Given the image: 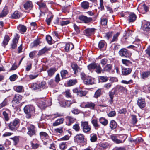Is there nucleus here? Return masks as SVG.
<instances>
[{
    "label": "nucleus",
    "instance_id": "f257e3e1",
    "mask_svg": "<svg viewBox=\"0 0 150 150\" xmlns=\"http://www.w3.org/2000/svg\"><path fill=\"white\" fill-rule=\"evenodd\" d=\"M24 110L25 113L27 114L26 117L29 118L34 113L35 108L32 105H28L24 107Z\"/></svg>",
    "mask_w": 150,
    "mask_h": 150
},
{
    "label": "nucleus",
    "instance_id": "f03ea898",
    "mask_svg": "<svg viewBox=\"0 0 150 150\" xmlns=\"http://www.w3.org/2000/svg\"><path fill=\"white\" fill-rule=\"evenodd\" d=\"M127 137L126 134H121L119 135V138L120 139H117V137L115 136H111V139L116 144L122 143L124 142Z\"/></svg>",
    "mask_w": 150,
    "mask_h": 150
},
{
    "label": "nucleus",
    "instance_id": "7ed1b4c3",
    "mask_svg": "<svg viewBox=\"0 0 150 150\" xmlns=\"http://www.w3.org/2000/svg\"><path fill=\"white\" fill-rule=\"evenodd\" d=\"M19 122V120L16 119L11 122L8 125L9 129L13 131L16 130L18 127Z\"/></svg>",
    "mask_w": 150,
    "mask_h": 150
},
{
    "label": "nucleus",
    "instance_id": "20e7f679",
    "mask_svg": "<svg viewBox=\"0 0 150 150\" xmlns=\"http://www.w3.org/2000/svg\"><path fill=\"white\" fill-rule=\"evenodd\" d=\"M27 134L30 137L35 135L36 130L35 127L33 125H28L27 126Z\"/></svg>",
    "mask_w": 150,
    "mask_h": 150
},
{
    "label": "nucleus",
    "instance_id": "39448f33",
    "mask_svg": "<svg viewBox=\"0 0 150 150\" xmlns=\"http://www.w3.org/2000/svg\"><path fill=\"white\" fill-rule=\"evenodd\" d=\"M119 53L120 56L126 57H129L131 55V54L126 49H121Z\"/></svg>",
    "mask_w": 150,
    "mask_h": 150
},
{
    "label": "nucleus",
    "instance_id": "423d86ee",
    "mask_svg": "<svg viewBox=\"0 0 150 150\" xmlns=\"http://www.w3.org/2000/svg\"><path fill=\"white\" fill-rule=\"evenodd\" d=\"M79 19L83 22L85 23H92L93 19L92 18L84 16H81L79 17Z\"/></svg>",
    "mask_w": 150,
    "mask_h": 150
},
{
    "label": "nucleus",
    "instance_id": "0eeeda50",
    "mask_svg": "<svg viewBox=\"0 0 150 150\" xmlns=\"http://www.w3.org/2000/svg\"><path fill=\"white\" fill-rule=\"evenodd\" d=\"M84 136L83 134H77L74 137L75 141L79 143H81L84 142Z\"/></svg>",
    "mask_w": 150,
    "mask_h": 150
},
{
    "label": "nucleus",
    "instance_id": "6e6552de",
    "mask_svg": "<svg viewBox=\"0 0 150 150\" xmlns=\"http://www.w3.org/2000/svg\"><path fill=\"white\" fill-rule=\"evenodd\" d=\"M81 127L83 128L84 132L86 133L88 132L91 130V127L88 125L87 122H81Z\"/></svg>",
    "mask_w": 150,
    "mask_h": 150
},
{
    "label": "nucleus",
    "instance_id": "1a4fd4ad",
    "mask_svg": "<svg viewBox=\"0 0 150 150\" xmlns=\"http://www.w3.org/2000/svg\"><path fill=\"white\" fill-rule=\"evenodd\" d=\"M95 106V104L91 102L86 103L85 105L82 104L80 105V106L81 107L89 108L91 109H94Z\"/></svg>",
    "mask_w": 150,
    "mask_h": 150
},
{
    "label": "nucleus",
    "instance_id": "9d476101",
    "mask_svg": "<svg viewBox=\"0 0 150 150\" xmlns=\"http://www.w3.org/2000/svg\"><path fill=\"white\" fill-rule=\"evenodd\" d=\"M137 103L138 106L141 109L144 108L146 105L145 100L142 98L138 99Z\"/></svg>",
    "mask_w": 150,
    "mask_h": 150
},
{
    "label": "nucleus",
    "instance_id": "9b49d317",
    "mask_svg": "<svg viewBox=\"0 0 150 150\" xmlns=\"http://www.w3.org/2000/svg\"><path fill=\"white\" fill-rule=\"evenodd\" d=\"M142 29L144 31L147 32L150 30V22H145L144 23H142Z\"/></svg>",
    "mask_w": 150,
    "mask_h": 150
},
{
    "label": "nucleus",
    "instance_id": "f8f14e48",
    "mask_svg": "<svg viewBox=\"0 0 150 150\" xmlns=\"http://www.w3.org/2000/svg\"><path fill=\"white\" fill-rule=\"evenodd\" d=\"M22 98V97L21 95L19 94H16L13 100V103L18 104L20 103V101L21 100Z\"/></svg>",
    "mask_w": 150,
    "mask_h": 150
},
{
    "label": "nucleus",
    "instance_id": "ddd939ff",
    "mask_svg": "<svg viewBox=\"0 0 150 150\" xmlns=\"http://www.w3.org/2000/svg\"><path fill=\"white\" fill-rule=\"evenodd\" d=\"M38 103L40 106L43 108L46 107L49 105H50V104H47V103L44 99H40L38 101Z\"/></svg>",
    "mask_w": 150,
    "mask_h": 150
},
{
    "label": "nucleus",
    "instance_id": "4468645a",
    "mask_svg": "<svg viewBox=\"0 0 150 150\" xmlns=\"http://www.w3.org/2000/svg\"><path fill=\"white\" fill-rule=\"evenodd\" d=\"M56 71V69L55 67L50 68L47 71L48 76L49 77L52 76L54 74Z\"/></svg>",
    "mask_w": 150,
    "mask_h": 150
},
{
    "label": "nucleus",
    "instance_id": "2eb2a0df",
    "mask_svg": "<svg viewBox=\"0 0 150 150\" xmlns=\"http://www.w3.org/2000/svg\"><path fill=\"white\" fill-rule=\"evenodd\" d=\"M132 69L130 68H123L122 69V73L123 75H127L131 72Z\"/></svg>",
    "mask_w": 150,
    "mask_h": 150
},
{
    "label": "nucleus",
    "instance_id": "dca6fc26",
    "mask_svg": "<svg viewBox=\"0 0 150 150\" xmlns=\"http://www.w3.org/2000/svg\"><path fill=\"white\" fill-rule=\"evenodd\" d=\"M74 47L73 44L71 43H67L65 47V50L66 52L69 51L70 50H71Z\"/></svg>",
    "mask_w": 150,
    "mask_h": 150
},
{
    "label": "nucleus",
    "instance_id": "f3484780",
    "mask_svg": "<svg viewBox=\"0 0 150 150\" xmlns=\"http://www.w3.org/2000/svg\"><path fill=\"white\" fill-rule=\"evenodd\" d=\"M95 29L94 28H88L85 30V34L87 36H90L93 33Z\"/></svg>",
    "mask_w": 150,
    "mask_h": 150
},
{
    "label": "nucleus",
    "instance_id": "a211bd4d",
    "mask_svg": "<svg viewBox=\"0 0 150 150\" xmlns=\"http://www.w3.org/2000/svg\"><path fill=\"white\" fill-rule=\"evenodd\" d=\"M91 122L95 129H97L99 127V125L98 123L97 119L96 118H92L91 120Z\"/></svg>",
    "mask_w": 150,
    "mask_h": 150
},
{
    "label": "nucleus",
    "instance_id": "6ab92c4d",
    "mask_svg": "<svg viewBox=\"0 0 150 150\" xmlns=\"http://www.w3.org/2000/svg\"><path fill=\"white\" fill-rule=\"evenodd\" d=\"M137 17L136 15L133 13L129 14V16L128 20L129 22H133L136 19Z\"/></svg>",
    "mask_w": 150,
    "mask_h": 150
},
{
    "label": "nucleus",
    "instance_id": "aec40b11",
    "mask_svg": "<svg viewBox=\"0 0 150 150\" xmlns=\"http://www.w3.org/2000/svg\"><path fill=\"white\" fill-rule=\"evenodd\" d=\"M84 82L86 85L92 84L93 83V80L90 77L85 78L84 79Z\"/></svg>",
    "mask_w": 150,
    "mask_h": 150
},
{
    "label": "nucleus",
    "instance_id": "412c9836",
    "mask_svg": "<svg viewBox=\"0 0 150 150\" xmlns=\"http://www.w3.org/2000/svg\"><path fill=\"white\" fill-rule=\"evenodd\" d=\"M64 120V119L62 118L58 119L55 121V122L53 123V125L54 126H58L60 124H62L63 123Z\"/></svg>",
    "mask_w": 150,
    "mask_h": 150
},
{
    "label": "nucleus",
    "instance_id": "4be33fe9",
    "mask_svg": "<svg viewBox=\"0 0 150 150\" xmlns=\"http://www.w3.org/2000/svg\"><path fill=\"white\" fill-rule=\"evenodd\" d=\"M18 40V38L16 37L13 40L12 43L11 44V47L12 49H15L17 47Z\"/></svg>",
    "mask_w": 150,
    "mask_h": 150
},
{
    "label": "nucleus",
    "instance_id": "5701e85b",
    "mask_svg": "<svg viewBox=\"0 0 150 150\" xmlns=\"http://www.w3.org/2000/svg\"><path fill=\"white\" fill-rule=\"evenodd\" d=\"M14 89L17 92H21L23 90V87L22 86H15L13 87Z\"/></svg>",
    "mask_w": 150,
    "mask_h": 150
},
{
    "label": "nucleus",
    "instance_id": "b1692460",
    "mask_svg": "<svg viewBox=\"0 0 150 150\" xmlns=\"http://www.w3.org/2000/svg\"><path fill=\"white\" fill-rule=\"evenodd\" d=\"M21 13L18 11H16L12 15V17L14 19L18 18L21 16Z\"/></svg>",
    "mask_w": 150,
    "mask_h": 150
},
{
    "label": "nucleus",
    "instance_id": "393cba45",
    "mask_svg": "<svg viewBox=\"0 0 150 150\" xmlns=\"http://www.w3.org/2000/svg\"><path fill=\"white\" fill-rule=\"evenodd\" d=\"M112 68V66L110 64L106 65L103 70V73L105 71L109 72L111 70Z\"/></svg>",
    "mask_w": 150,
    "mask_h": 150
},
{
    "label": "nucleus",
    "instance_id": "a878e982",
    "mask_svg": "<svg viewBox=\"0 0 150 150\" xmlns=\"http://www.w3.org/2000/svg\"><path fill=\"white\" fill-rule=\"evenodd\" d=\"M100 122L104 126H106L108 123V120L103 117H100L99 119Z\"/></svg>",
    "mask_w": 150,
    "mask_h": 150
},
{
    "label": "nucleus",
    "instance_id": "bb28decb",
    "mask_svg": "<svg viewBox=\"0 0 150 150\" xmlns=\"http://www.w3.org/2000/svg\"><path fill=\"white\" fill-rule=\"evenodd\" d=\"M67 125L69 126L73 123L75 120V119L71 117H67Z\"/></svg>",
    "mask_w": 150,
    "mask_h": 150
},
{
    "label": "nucleus",
    "instance_id": "cd10ccee",
    "mask_svg": "<svg viewBox=\"0 0 150 150\" xmlns=\"http://www.w3.org/2000/svg\"><path fill=\"white\" fill-rule=\"evenodd\" d=\"M95 69V71L98 74H100L102 72H103V70L99 64H97Z\"/></svg>",
    "mask_w": 150,
    "mask_h": 150
},
{
    "label": "nucleus",
    "instance_id": "c85d7f7f",
    "mask_svg": "<svg viewBox=\"0 0 150 150\" xmlns=\"http://www.w3.org/2000/svg\"><path fill=\"white\" fill-rule=\"evenodd\" d=\"M8 13V11L6 8H4L0 13V17H3L6 16Z\"/></svg>",
    "mask_w": 150,
    "mask_h": 150
},
{
    "label": "nucleus",
    "instance_id": "c756f323",
    "mask_svg": "<svg viewBox=\"0 0 150 150\" xmlns=\"http://www.w3.org/2000/svg\"><path fill=\"white\" fill-rule=\"evenodd\" d=\"M117 126V124L114 120H111L110 123V126L111 128L113 129L116 128Z\"/></svg>",
    "mask_w": 150,
    "mask_h": 150
},
{
    "label": "nucleus",
    "instance_id": "7c9ffc66",
    "mask_svg": "<svg viewBox=\"0 0 150 150\" xmlns=\"http://www.w3.org/2000/svg\"><path fill=\"white\" fill-rule=\"evenodd\" d=\"M150 75V72L149 71L143 72L141 74V76L143 79H145L148 77Z\"/></svg>",
    "mask_w": 150,
    "mask_h": 150
},
{
    "label": "nucleus",
    "instance_id": "2f4dec72",
    "mask_svg": "<svg viewBox=\"0 0 150 150\" xmlns=\"http://www.w3.org/2000/svg\"><path fill=\"white\" fill-rule=\"evenodd\" d=\"M32 2L28 1L24 5V7L25 9H27L32 7Z\"/></svg>",
    "mask_w": 150,
    "mask_h": 150
},
{
    "label": "nucleus",
    "instance_id": "473e14b6",
    "mask_svg": "<svg viewBox=\"0 0 150 150\" xmlns=\"http://www.w3.org/2000/svg\"><path fill=\"white\" fill-rule=\"evenodd\" d=\"M10 40V38L8 35H6L5 36L3 43L4 47L8 43Z\"/></svg>",
    "mask_w": 150,
    "mask_h": 150
},
{
    "label": "nucleus",
    "instance_id": "72a5a7b5",
    "mask_svg": "<svg viewBox=\"0 0 150 150\" xmlns=\"http://www.w3.org/2000/svg\"><path fill=\"white\" fill-rule=\"evenodd\" d=\"M39 88L44 89L47 87L46 82L44 81H42L39 83L38 85Z\"/></svg>",
    "mask_w": 150,
    "mask_h": 150
},
{
    "label": "nucleus",
    "instance_id": "f704fd0d",
    "mask_svg": "<svg viewBox=\"0 0 150 150\" xmlns=\"http://www.w3.org/2000/svg\"><path fill=\"white\" fill-rule=\"evenodd\" d=\"M97 64L95 62L90 64L88 66V69L90 70L95 69Z\"/></svg>",
    "mask_w": 150,
    "mask_h": 150
},
{
    "label": "nucleus",
    "instance_id": "c9c22d12",
    "mask_svg": "<svg viewBox=\"0 0 150 150\" xmlns=\"http://www.w3.org/2000/svg\"><path fill=\"white\" fill-rule=\"evenodd\" d=\"M40 135L42 139H47L48 138V136L47 134L44 132H42L40 133Z\"/></svg>",
    "mask_w": 150,
    "mask_h": 150
},
{
    "label": "nucleus",
    "instance_id": "e433bc0d",
    "mask_svg": "<svg viewBox=\"0 0 150 150\" xmlns=\"http://www.w3.org/2000/svg\"><path fill=\"white\" fill-rule=\"evenodd\" d=\"M122 63L124 64H125L127 66H129L132 64V62L129 60L122 59Z\"/></svg>",
    "mask_w": 150,
    "mask_h": 150
},
{
    "label": "nucleus",
    "instance_id": "4c0bfd02",
    "mask_svg": "<svg viewBox=\"0 0 150 150\" xmlns=\"http://www.w3.org/2000/svg\"><path fill=\"white\" fill-rule=\"evenodd\" d=\"M18 28L21 32H25L26 30L25 26L22 25H20L18 27Z\"/></svg>",
    "mask_w": 150,
    "mask_h": 150
},
{
    "label": "nucleus",
    "instance_id": "58836bf2",
    "mask_svg": "<svg viewBox=\"0 0 150 150\" xmlns=\"http://www.w3.org/2000/svg\"><path fill=\"white\" fill-rule=\"evenodd\" d=\"M49 50V49L47 48L46 47H45L39 51L38 53V54L40 55L43 54Z\"/></svg>",
    "mask_w": 150,
    "mask_h": 150
},
{
    "label": "nucleus",
    "instance_id": "ea45409f",
    "mask_svg": "<svg viewBox=\"0 0 150 150\" xmlns=\"http://www.w3.org/2000/svg\"><path fill=\"white\" fill-rule=\"evenodd\" d=\"M102 94L101 91L100 89L97 90L95 92L94 97L97 98Z\"/></svg>",
    "mask_w": 150,
    "mask_h": 150
},
{
    "label": "nucleus",
    "instance_id": "a19ab883",
    "mask_svg": "<svg viewBox=\"0 0 150 150\" xmlns=\"http://www.w3.org/2000/svg\"><path fill=\"white\" fill-rule=\"evenodd\" d=\"M8 100L7 98H5L4 100L0 104V108H1L7 104Z\"/></svg>",
    "mask_w": 150,
    "mask_h": 150
},
{
    "label": "nucleus",
    "instance_id": "79ce46f5",
    "mask_svg": "<svg viewBox=\"0 0 150 150\" xmlns=\"http://www.w3.org/2000/svg\"><path fill=\"white\" fill-rule=\"evenodd\" d=\"M68 72L66 70H62L61 71V74L62 78L63 79H65L67 78L66 75L67 74Z\"/></svg>",
    "mask_w": 150,
    "mask_h": 150
},
{
    "label": "nucleus",
    "instance_id": "37998d69",
    "mask_svg": "<svg viewBox=\"0 0 150 150\" xmlns=\"http://www.w3.org/2000/svg\"><path fill=\"white\" fill-rule=\"evenodd\" d=\"M90 140L91 142H95L97 140V136L95 134H91L90 135Z\"/></svg>",
    "mask_w": 150,
    "mask_h": 150
},
{
    "label": "nucleus",
    "instance_id": "c03bdc74",
    "mask_svg": "<svg viewBox=\"0 0 150 150\" xmlns=\"http://www.w3.org/2000/svg\"><path fill=\"white\" fill-rule=\"evenodd\" d=\"M60 149L62 150L65 149L67 147V145L66 142H63L59 144Z\"/></svg>",
    "mask_w": 150,
    "mask_h": 150
},
{
    "label": "nucleus",
    "instance_id": "a18cd8bd",
    "mask_svg": "<svg viewBox=\"0 0 150 150\" xmlns=\"http://www.w3.org/2000/svg\"><path fill=\"white\" fill-rule=\"evenodd\" d=\"M3 115L5 120L8 121L9 120V117L8 113L6 111H3Z\"/></svg>",
    "mask_w": 150,
    "mask_h": 150
},
{
    "label": "nucleus",
    "instance_id": "49530a36",
    "mask_svg": "<svg viewBox=\"0 0 150 150\" xmlns=\"http://www.w3.org/2000/svg\"><path fill=\"white\" fill-rule=\"evenodd\" d=\"M75 103L76 102L74 100L70 101L66 100V107H70L72 104Z\"/></svg>",
    "mask_w": 150,
    "mask_h": 150
},
{
    "label": "nucleus",
    "instance_id": "de8ad7c7",
    "mask_svg": "<svg viewBox=\"0 0 150 150\" xmlns=\"http://www.w3.org/2000/svg\"><path fill=\"white\" fill-rule=\"evenodd\" d=\"M81 6L84 9H87L89 7V3L87 1L83 2L81 3Z\"/></svg>",
    "mask_w": 150,
    "mask_h": 150
},
{
    "label": "nucleus",
    "instance_id": "09e8293b",
    "mask_svg": "<svg viewBox=\"0 0 150 150\" xmlns=\"http://www.w3.org/2000/svg\"><path fill=\"white\" fill-rule=\"evenodd\" d=\"M120 34L119 33H117L115 34L113 36V38L111 41V42H113L114 41H116L117 40L118 37Z\"/></svg>",
    "mask_w": 150,
    "mask_h": 150
},
{
    "label": "nucleus",
    "instance_id": "8fccbe9b",
    "mask_svg": "<svg viewBox=\"0 0 150 150\" xmlns=\"http://www.w3.org/2000/svg\"><path fill=\"white\" fill-rule=\"evenodd\" d=\"M86 94V92L85 91H79V92L78 93V95L82 97L83 96H85Z\"/></svg>",
    "mask_w": 150,
    "mask_h": 150
},
{
    "label": "nucleus",
    "instance_id": "3c124183",
    "mask_svg": "<svg viewBox=\"0 0 150 150\" xmlns=\"http://www.w3.org/2000/svg\"><path fill=\"white\" fill-rule=\"evenodd\" d=\"M59 104L62 107H66V100H62L59 102Z\"/></svg>",
    "mask_w": 150,
    "mask_h": 150
},
{
    "label": "nucleus",
    "instance_id": "603ef678",
    "mask_svg": "<svg viewBox=\"0 0 150 150\" xmlns=\"http://www.w3.org/2000/svg\"><path fill=\"white\" fill-rule=\"evenodd\" d=\"M46 40L47 41L48 43L49 44H51L52 43V38L49 35H47L46 37Z\"/></svg>",
    "mask_w": 150,
    "mask_h": 150
},
{
    "label": "nucleus",
    "instance_id": "864d4df0",
    "mask_svg": "<svg viewBox=\"0 0 150 150\" xmlns=\"http://www.w3.org/2000/svg\"><path fill=\"white\" fill-rule=\"evenodd\" d=\"M115 93V92H112L111 91L109 93V96L110 99V102L111 103H112L113 102V96L114 95Z\"/></svg>",
    "mask_w": 150,
    "mask_h": 150
},
{
    "label": "nucleus",
    "instance_id": "5fc2aeb1",
    "mask_svg": "<svg viewBox=\"0 0 150 150\" xmlns=\"http://www.w3.org/2000/svg\"><path fill=\"white\" fill-rule=\"evenodd\" d=\"M108 144L106 142L102 143L100 144V146L103 149L108 148Z\"/></svg>",
    "mask_w": 150,
    "mask_h": 150
},
{
    "label": "nucleus",
    "instance_id": "6e6d98bb",
    "mask_svg": "<svg viewBox=\"0 0 150 150\" xmlns=\"http://www.w3.org/2000/svg\"><path fill=\"white\" fill-rule=\"evenodd\" d=\"M121 83L123 84H128L133 83V81L132 80H130L128 81L126 80H122L121 81Z\"/></svg>",
    "mask_w": 150,
    "mask_h": 150
},
{
    "label": "nucleus",
    "instance_id": "4d7b16f0",
    "mask_svg": "<svg viewBox=\"0 0 150 150\" xmlns=\"http://www.w3.org/2000/svg\"><path fill=\"white\" fill-rule=\"evenodd\" d=\"M31 87L33 90H36L39 89V86L36 83H33L31 84Z\"/></svg>",
    "mask_w": 150,
    "mask_h": 150
},
{
    "label": "nucleus",
    "instance_id": "13d9d810",
    "mask_svg": "<svg viewBox=\"0 0 150 150\" xmlns=\"http://www.w3.org/2000/svg\"><path fill=\"white\" fill-rule=\"evenodd\" d=\"M76 80H69L68 83V85L69 86H71L74 85L76 83Z\"/></svg>",
    "mask_w": 150,
    "mask_h": 150
},
{
    "label": "nucleus",
    "instance_id": "bf43d9fd",
    "mask_svg": "<svg viewBox=\"0 0 150 150\" xmlns=\"http://www.w3.org/2000/svg\"><path fill=\"white\" fill-rule=\"evenodd\" d=\"M105 45L104 42L103 41H100L99 42L98 44V47L101 49Z\"/></svg>",
    "mask_w": 150,
    "mask_h": 150
},
{
    "label": "nucleus",
    "instance_id": "052dcab7",
    "mask_svg": "<svg viewBox=\"0 0 150 150\" xmlns=\"http://www.w3.org/2000/svg\"><path fill=\"white\" fill-rule=\"evenodd\" d=\"M107 20L106 18H102L100 21V24L102 25H107Z\"/></svg>",
    "mask_w": 150,
    "mask_h": 150
},
{
    "label": "nucleus",
    "instance_id": "680f3d73",
    "mask_svg": "<svg viewBox=\"0 0 150 150\" xmlns=\"http://www.w3.org/2000/svg\"><path fill=\"white\" fill-rule=\"evenodd\" d=\"M17 77V76L16 74H13L10 76V79L11 81H14L16 79Z\"/></svg>",
    "mask_w": 150,
    "mask_h": 150
},
{
    "label": "nucleus",
    "instance_id": "e2e57ef3",
    "mask_svg": "<svg viewBox=\"0 0 150 150\" xmlns=\"http://www.w3.org/2000/svg\"><path fill=\"white\" fill-rule=\"evenodd\" d=\"M69 23V20L63 21L61 22L60 24L62 26H63L67 25Z\"/></svg>",
    "mask_w": 150,
    "mask_h": 150
},
{
    "label": "nucleus",
    "instance_id": "0e129e2a",
    "mask_svg": "<svg viewBox=\"0 0 150 150\" xmlns=\"http://www.w3.org/2000/svg\"><path fill=\"white\" fill-rule=\"evenodd\" d=\"M132 124H136L137 121V120L135 115H133L132 116Z\"/></svg>",
    "mask_w": 150,
    "mask_h": 150
},
{
    "label": "nucleus",
    "instance_id": "69168bd1",
    "mask_svg": "<svg viewBox=\"0 0 150 150\" xmlns=\"http://www.w3.org/2000/svg\"><path fill=\"white\" fill-rule=\"evenodd\" d=\"M40 43V42L39 40H37L34 41L33 43H32L31 45H32V47H34L37 46Z\"/></svg>",
    "mask_w": 150,
    "mask_h": 150
},
{
    "label": "nucleus",
    "instance_id": "338daca9",
    "mask_svg": "<svg viewBox=\"0 0 150 150\" xmlns=\"http://www.w3.org/2000/svg\"><path fill=\"white\" fill-rule=\"evenodd\" d=\"M72 112L74 114H77L79 113V110L76 108H74L71 110Z\"/></svg>",
    "mask_w": 150,
    "mask_h": 150
},
{
    "label": "nucleus",
    "instance_id": "774afa93",
    "mask_svg": "<svg viewBox=\"0 0 150 150\" xmlns=\"http://www.w3.org/2000/svg\"><path fill=\"white\" fill-rule=\"evenodd\" d=\"M112 34V33H108L106 34V35L105 36V37L107 40H108L111 37Z\"/></svg>",
    "mask_w": 150,
    "mask_h": 150
}]
</instances>
